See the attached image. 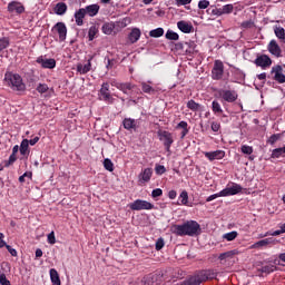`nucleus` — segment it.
I'll list each match as a JSON object with an SVG mask.
<instances>
[{"mask_svg":"<svg viewBox=\"0 0 285 285\" xmlns=\"http://www.w3.org/2000/svg\"><path fill=\"white\" fill-rule=\"evenodd\" d=\"M240 153H243V155H253V147L248 145H243L240 147Z\"/></svg>","mask_w":285,"mask_h":285,"instance_id":"nucleus-48","label":"nucleus"},{"mask_svg":"<svg viewBox=\"0 0 285 285\" xmlns=\"http://www.w3.org/2000/svg\"><path fill=\"white\" fill-rule=\"evenodd\" d=\"M130 210H153L155 205L148 200L136 199L134 203L129 204Z\"/></svg>","mask_w":285,"mask_h":285,"instance_id":"nucleus-9","label":"nucleus"},{"mask_svg":"<svg viewBox=\"0 0 285 285\" xmlns=\"http://www.w3.org/2000/svg\"><path fill=\"white\" fill-rule=\"evenodd\" d=\"M233 10H235V7L233 4H225L220 8V14H232Z\"/></svg>","mask_w":285,"mask_h":285,"instance_id":"nucleus-41","label":"nucleus"},{"mask_svg":"<svg viewBox=\"0 0 285 285\" xmlns=\"http://www.w3.org/2000/svg\"><path fill=\"white\" fill-rule=\"evenodd\" d=\"M6 248L12 257H17V255H18L17 249L12 248V246H10V245H6Z\"/></svg>","mask_w":285,"mask_h":285,"instance_id":"nucleus-58","label":"nucleus"},{"mask_svg":"<svg viewBox=\"0 0 285 285\" xmlns=\"http://www.w3.org/2000/svg\"><path fill=\"white\" fill-rule=\"evenodd\" d=\"M91 69H92V63L90 62V60H88L86 65H81V63L77 65V72H79V75H88V72H90Z\"/></svg>","mask_w":285,"mask_h":285,"instance_id":"nucleus-22","label":"nucleus"},{"mask_svg":"<svg viewBox=\"0 0 285 285\" xmlns=\"http://www.w3.org/2000/svg\"><path fill=\"white\" fill-rule=\"evenodd\" d=\"M169 199H176L177 198V191L175 189H171L168 191Z\"/></svg>","mask_w":285,"mask_h":285,"instance_id":"nucleus-63","label":"nucleus"},{"mask_svg":"<svg viewBox=\"0 0 285 285\" xmlns=\"http://www.w3.org/2000/svg\"><path fill=\"white\" fill-rule=\"evenodd\" d=\"M4 81L14 92H26V83L23 82L21 75L7 71L4 73Z\"/></svg>","mask_w":285,"mask_h":285,"instance_id":"nucleus-2","label":"nucleus"},{"mask_svg":"<svg viewBox=\"0 0 285 285\" xmlns=\"http://www.w3.org/2000/svg\"><path fill=\"white\" fill-rule=\"evenodd\" d=\"M220 128H222V124H219L217 121H213L212 122V130H213V132H219Z\"/></svg>","mask_w":285,"mask_h":285,"instance_id":"nucleus-57","label":"nucleus"},{"mask_svg":"<svg viewBox=\"0 0 285 285\" xmlns=\"http://www.w3.org/2000/svg\"><path fill=\"white\" fill-rule=\"evenodd\" d=\"M224 77V62L222 60H215L212 69V79L219 81Z\"/></svg>","mask_w":285,"mask_h":285,"instance_id":"nucleus-10","label":"nucleus"},{"mask_svg":"<svg viewBox=\"0 0 285 285\" xmlns=\"http://www.w3.org/2000/svg\"><path fill=\"white\" fill-rule=\"evenodd\" d=\"M207 14H212V17H222V9L217 7H212L207 9Z\"/></svg>","mask_w":285,"mask_h":285,"instance_id":"nucleus-43","label":"nucleus"},{"mask_svg":"<svg viewBox=\"0 0 285 285\" xmlns=\"http://www.w3.org/2000/svg\"><path fill=\"white\" fill-rule=\"evenodd\" d=\"M279 157H285V146L272 151V159H279Z\"/></svg>","mask_w":285,"mask_h":285,"instance_id":"nucleus-32","label":"nucleus"},{"mask_svg":"<svg viewBox=\"0 0 285 285\" xmlns=\"http://www.w3.org/2000/svg\"><path fill=\"white\" fill-rule=\"evenodd\" d=\"M49 275L52 285H61V278L59 277V272H57V269L51 268Z\"/></svg>","mask_w":285,"mask_h":285,"instance_id":"nucleus-26","label":"nucleus"},{"mask_svg":"<svg viewBox=\"0 0 285 285\" xmlns=\"http://www.w3.org/2000/svg\"><path fill=\"white\" fill-rule=\"evenodd\" d=\"M161 195H164V190H161V188H156L151 191V197L154 199H157V197H161Z\"/></svg>","mask_w":285,"mask_h":285,"instance_id":"nucleus-51","label":"nucleus"},{"mask_svg":"<svg viewBox=\"0 0 285 285\" xmlns=\"http://www.w3.org/2000/svg\"><path fill=\"white\" fill-rule=\"evenodd\" d=\"M177 28L178 30H180V32H184L185 35H190V32L195 30L191 23L186 22L184 20L177 22Z\"/></svg>","mask_w":285,"mask_h":285,"instance_id":"nucleus-18","label":"nucleus"},{"mask_svg":"<svg viewBox=\"0 0 285 285\" xmlns=\"http://www.w3.org/2000/svg\"><path fill=\"white\" fill-rule=\"evenodd\" d=\"M87 14V17H97L99 14V10L101 7L98 3L89 4L82 8Z\"/></svg>","mask_w":285,"mask_h":285,"instance_id":"nucleus-17","label":"nucleus"},{"mask_svg":"<svg viewBox=\"0 0 285 285\" xmlns=\"http://www.w3.org/2000/svg\"><path fill=\"white\" fill-rule=\"evenodd\" d=\"M4 237L6 235H3V233H0V248L8 246V244H6V240H3Z\"/></svg>","mask_w":285,"mask_h":285,"instance_id":"nucleus-64","label":"nucleus"},{"mask_svg":"<svg viewBox=\"0 0 285 285\" xmlns=\"http://www.w3.org/2000/svg\"><path fill=\"white\" fill-rule=\"evenodd\" d=\"M159 140L163 141L165 150L170 153V147L175 144V138H173V134L166 130L158 131Z\"/></svg>","mask_w":285,"mask_h":285,"instance_id":"nucleus-4","label":"nucleus"},{"mask_svg":"<svg viewBox=\"0 0 285 285\" xmlns=\"http://www.w3.org/2000/svg\"><path fill=\"white\" fill-rule=\"evenodd\" d=\"M254 63L255 66H257V68H262V70H266L271 68V66H273V59H271V56L263 53L256 57V59L254 60Z\"/></svg>","mask_w":285,"mask_h":285,"instance_id":"nucleus-7","label":"nucleus"},{"mask_svg":"<svg viewBox=\"0 0 285 285\" xmlns=\"http://www.w3.org/2000/svg\"><path fill=\"white\" fill-rule=\"evenodd\" d=\"M47 242H48V244H51V245L57 244V238L55 237V232H51L48 235Z\"/></svg>","mask_w":285,"mask_h":285,"instance_id":"nucleus-55","label":"nucleus"},{"mask_svg":"<svg viewBox=\"0 0 285 285\" xmlns=\"http://www.w3.org/2000/svg\"><path fill=\"white\" fill-rule=\"evenodd\" d=\"M149 37H153L154 39H159V37H164V28H157L149 31Z\"/></svg>","mask_w":285,"mask_h":285,"instance_id":"nucleus-37","label":"nucleus"},{"mask_svg":"<svg viewBox=\"0 0 285 285\" xmlns=\"http://www.w3.org/2000/svg\"><path fill=\"white\" fill-rule=\"evenodd\" d=\"M97 35H99V28H97V26H91L88 31L89 41H95Z\"/></svg>","mask_w":285,"mask_h":285,"instance_id":"nucleus-36","label":"nucleus"},{"mask_svg":"<svg viewBox=\"0 0 285 285\" xmlns=\"http://www.w3.org/2000/svg\"><path fill=\"white\" fill-rule=\"evenodd\" d=\"M20 154L26 157V155H30V145L28 139H23L20 144Z\"/></svg>","mask_w":285,"mask_h":285,"instance_id":"nucleus-29","label":"nucleus"},{"mask_svg":"<svg viewBox=\"0 0 285 285\" xmlns=\"http://www.w3.org/2000/svg\"><path fill=\"white\" fill-rule=\"evenodd\" d=\"M122 126L125 130H135V128H137V120L132 118H125L122 120Z\"/></svg>","mask_w":285,"mask_h":285,"instance_id":"nucleus-24","label":"nucleus"},{"mask_svg":"<svg viewBox=\"0 0 285 285\" xmlns=\"http://www.w3.org/2000/svg\"><path fill=\"white\" fill-rule=\"evenodd\" d=\"M166 39H168L169 41H178L179 40V33L173 31V30H168L165 35Z\"/></svg>","mask_w":285,"mask_h":285,"instance_id":"nucleus-38","label":"nucleus"},{"mask_svg":"<svg viewBox=\"0 0 285 285\" xmlns=\"http://www.w3.org/2000/svg\"><path fill=\"white\" fill-rule=\"evenodd\" d=\"M204 155L206 159H208L209 161H215V159H224V157H226V151L224 150L205 151Z\"/></svg>","mask_w":285,"mask_h":285,"instance_id":"nucleus-16","label":"nucleus"},{"mask_svg":"<svg viewBox=\"0 0 285 285\" xmlns=\"http://www.w3.org/2000/svg\"><path fill=\"white\" fill-rule=\"evenodd\" d=\"M104 168L109 173H112L115 170V164H112V160H110V158H106L104 160Z\"/></svg>","mask_w":285,"mask_h":285,"instance_id":"nucleus-42","label":"nucleus"},{"mask_svg":"<svg viewBox=\"0 0 285 285\" xmlns=\"http://www.w3.org/2000/svg\"><path fill=\"white\" fill-rule=\"evenodd\" d=\"M106 59H107V65H106L107 70H112V68H115V63H117V61L115 59H110V58H106Z\"/></svg>","mask_w":285,"mask_h":285,"instance_id":"nucleus-54","label":"nucleus"},{"mask_svg":"<svg viewBox=\"0 0 285 285\" xmlns=\"http://www.w3.org/2000/svg\"><path fill=\"white\" fill-rule=\"evenodd\" d=\"M52 30H55L59 35L60 41H63L68 35V28L66 27V23L63 22H57Z\"/></svg>","mask_w":285,"mask_h":285,"instance_id":"nucleus-15","label":"nucleus"},{"mask_svg":"<svg viewBox=\"0 0 285 285\" xmlns=\"http://www.w3.org/2000/svg\"><path fill=\"white\" fill-rule=\"evenodd\" d=\"M239 234L234 230V232H229L223 235V239H226L227 242H234V239H237V236Z\"/></svg>","mask_w":285,"mask_h":285,"instance_id":"nucleus-40","label":"nucleus"},{"mask_svg":"<svg viewBox=\"0 0 285 285\" xmlns=\"http://www.w3.org/2000/svg\"><path fill=\"white\" fill-rule=\"evenodd\" d=\"M181 206H188V191L183 190L179 195Z\"/></svg>","mask_w":285,"mask_h":285,"instance_id":"nucleus-46","label":"nucleus"},{"mask_svg":"<svg viewBox=\"0 0 285 285\" xmlns=\"http://www.w3.org/2000/svg\"><path fill=\"white\" fill-rule=\"evenodd\" d=\"M244 190V187L237 183H230L227 185V187L223 190H220V195L223 197H233L235 195H239Z\"/></svg>","mask_w":285,"mask_h":285,"instance_id":"nucleus-5","label":"nucleus"},{"mask_svg":"<svg viewBox=\"0 0 285 285\" xmlns=\"http://www.w3.org/2000/svg\"><path fill=\"white\" fill-rule=\"evenodd\" d=\"M267 50L272 57H275L276 59H279L283 57L282 55V47H279V43H277V40L273 39L267 45Z\"/></svg>","mask_w":285,"mask_h":285,"instance_id":"nucleus-11","label":"nucleus"},{"mask_svg":"<svg viewBox=\"0 0 285 285\" xmlns=\"http://www.w3.org/2000/svg\"><path fill=\"white\" fill-rule=\"evenodd\" d=\"M177 128H181L183 130H188V122L181 120L178 125Z\"/></svg>","mask_w":285,"mask_h":285,"instance_id":"nucleus-62","label":"nucleus"},{"mask_svg":"<svg viewBox=\"0 0 285 285\" xmlns=\"http://www.w3.org/2000/svg\"><path fill=\"white\" fill-rule=\"evenodd\" d=\"M17 161V154H11L8 160H4V168H10Z\"/></svg>","mask_w":285,"mask_h":285,"instance_id":"nucleus-47","label":"nucleus"},{"mask_svg":"<svg viewBox=\"0 0 285 285\" xmlns=\"http://www.w3.org/2000/svg\"><path fill=\"white\" fill-rule=\"evenodd\" d=\"M150 83H153V81H148V82L142 81V82H140L141 90L146 95H155L157 92V89H155L153 86H150Z\"/></svg>","mask_w":285,"mask_h":285,"instance_id":"nucleus-23","label":"nucleus"},{"mask_svg":"<svg viewBox=\"0 0 285 285\" xmlns=\"http://www.w3.org/2000/svg\"><path fill=\"white\" fill-rule=\"evenodd\" d=\"M235 255H237V252L228 250V252L219 254L218 259H219L220 264L226 265V264H228V262H230V259H233V257H235Z\"/></svg>","mask_w":285,"mask_h":285,"instance_id":"nucleus-19","label":"nucleus"},{"mask_svg":"<svg viewBox=\"0 0 285 285\" xmlns=\"http://www.w3.org/2000/svg\"><path fill=\"white\" fill-rule=\"evenodd\" d=\"M176 1V6H178V8L180 6H188V3H191L193 0H175Z\"/></svg>","mask_w":285,"mask_h":285,"instance_id":"nucleus-60","label":"nucleus"},{"mask_svg":"<svg viewBox=\"0 0 285 285\" xmlns=\"http://www.w3.org/2000/svg\"><path fill=\"white\" fill-rule=\"evenodd\" d=\"M132 88H135V86L130 82H120L118 90H121L124 95H128V90H132Z\"/></svg>","mask_w":285,"mask_h":285,"instance_id":"nucleus-34","label":"nucleus"},{"mask_svg":"<svg viewBox=\"0 0 285 285\" xmlns=\"http://www.w3.org/2000/svg\"><path fill=\"white\" fill-rule=\"evenodd\" d=\"M212 110L214 115H222L224 112V109H222V105L217 100H213Z\"/></svg>","mask_w":285,"mask_h":285,"instance_id":"nucleus-35","label":"nucleus"},{"mask_svg":"<svg viewBox=\"0 0 285 285\" xmlns=\"http://www.w3.org/2000/svg\"><path fill=\"white\" fill-rule=\"evenodd\" d=\"M218 95L223 101H226V104H235L239 97L237 91L230 89H219Z\"/></svg>","mask_w":285,"mask_h":285,"instance_id":"nucleus-6","label":"nucleus"},{"mask_svg":"<svg viewBox=\"0 0 285 285\" xmlns=\"http://www.w3.org/2000/svg\"><path fill=\"white\" fill-rule=\"evenodd\" d=\"M37 92H39V95H46V92H48V90H50V87H48L47 83H39L36 88Z\"/></svg>","mask_w":285,"mask_h":285,"instance_id":"nucleus-45","label":"nucleus"},{"mask_svg":"<svg viewBox=\"0 0 285 285\" xmlns=\"http://www.w3.org/2000/svg\"><path fill=\"white\" fill-rule=\"evenodd\" d=\"M7 10L10 13L23 14V12H26V7L19 1H11L8 3Z\"/></svg>","mask_w":285,"mask_h":285,"instance_id":"nucleus-14","label":"nucleus"},{"mask_svg":"<svg viewBox=\"0 0 285 285\" xmlns=\"http://www.w3.org/2000/svg\"><path fill=\"white\" fill-rule=\"evenodd\" d=\"M156 175H164L166 173V167L164 165H157L155 167Z\"/></svg>","mask_w":285,"mask_h":285,"instance_id":"nucleus-56","label":"nucleus"},{"mask_svg":"<svg viewBox=\"0 0 285 285\" xmlns=\"http://www.w3.org/2000/svg\"><path fill=\"white\" fill-rule=\"evenodd\" d=\"M185 46L187 47L185 50L186 55H195L198 52L197 43H195V41L185 42Z\"/></svg>","mask_w":285,"mask_h":285,"instance_id":"nucleus-28","label":"nucleus"},{"mask_svg":"<svg viewBox=\"0 0 285 285\" xmlns=\"http://www.w3.org/2000/svg\"><path fill=\"white\" fill-rule=\"evenodd\" d=\"M275 271H277V266L264 261L261 263V267H257L256 273L258 277H262L264 275H271V273H275Z\"/></svg>","mask_w":285,"mask_h":285,"instance_id":"nucleus-8","label":"nucleus"},{"mask_svg":"<svg viewBox=\"0 0 285 285\" xmlns=\"http://www.w3.org/2000/svg\"><path fill=\"white\" fill-rule=\"evenodd\" d=\"M208 6H210V1H208V0H200L198 2L199 10H206V8H208Z\"/></svg>","mask_w":285,"mask_h":285,"instance_id":"nucleus-50","label":"nucleus"},{"mask_svg":"<svg viewBox=\"0 0 285 285\" xmlns=\"http://www.w3.org/2000/svg\"><path fill=\"white\" fill-rule=\"evenodd\" d=\"M274 33L279 39L281 43H285V29L282 26L274 27Z\"/></svg>","mask_w":285,"mask_h":285,"instance_id":"nucleus-25","label":"nucleus"},{"mask_svg":"<svg viewBox=\"0 0 285 285\" xmlns=\"http://www.w3.org/2000/svg\"><path fill=\"white\" fill-rule=\"evenodd\" d=\"M268 244H273V238H265L256 242L252 245V248H264V246H268Z\"/></svg>","mask_w":285,"mask_h":285,"instance_id":"nucleus-31","label":"nucleus"},{"mask_svg":"<svg viewBox=\"0 0 285 285\" xmlns=\"http://www.w3.org/2000/svg\"><path fill=\"white\" fill-rule=\"evenodd\" d=\"M255 26V23L253 22V20H247L242 22L240 28H245L246 30H248L249 28H253Z\"/></svg>","mask_w":285,"mask_h":285,"instance_id":"nucleus-53","label":"nucleus"},{"mask_svg":"<svg viewBox=\"0 0 285 285\" xmlns=\"http://www.w3.org/2000/svg\"><path fill=\"white\" fill-rule=\"evenodd\" d=\"M99 101H105L106 104H115V98L110 94V83L104 82L100 90L98 91Z\"/></svg>","mask_w":285,"mask_h":285,"instance_id":"nucleus-3","label":"nucleus"},{"mask_svg":"<svg viewBox=\"0 0 285 285\" xmlns=\"http://www.w3.org/2000/svg\"><path fill=\"white\" fill-rule=\"evenodd\" d=\"M153 177V169L146 168L144 171L140 174V178L142 181H148Z\"/></svg>","mask_w":285,"mask_h":285,"instance_id":"nucleus-39","label":"nucleus"},{"mask_svg":"<svg viewBox=\"0 0 285 285\" xmlns=\"http://www.w3.org/2000/svg\"><path fill=\"white\" fill-rule=\"evenodd\" d=\"M282 139V134H273L268 139L267 144H271V146H274V144H277Z\"/></svg>","mask_w":285,"mask_h":285,"instance_id":"nucleus-44","label":"nucleus"},{"mask_svg":"<svg viewBox=\"0 0 285 285\" xmlns=\"http://www.w3.org/2000/svg\"><path fill=\"white\" fill-rule=\"evenodd\" d=\"M36 63L41 65V68L47 70H53V68H57V60H55V58H43V56H40L37 58Z\"/></svg>","mask_w":285,"mask_h":285,"instance_id":"nucleus-12","label":"nucleus"},{"mask_svg":"<svg viewBox=\"0 0 285 285\" xmlns=\"http://www.w3.org/2000/svg\"><path fill=\"white\" fill-rule=\"evenodd\" d=\"M55 12L60 17L63 16L65 12H68V4L65 2H58L55 7Z\"/></svg>","mask_w":285,"mask_h":285,"instance_id":"nucleus-27","label":"nucleus"},{"mask_svg":"<svg viewBox=\"0 0 285 285\" xmlns=\"http://www.w3.org/2000/svg\"><path fill=\"white\" fill-rule=\"evenodd\" d=\"M164 246H166V243L164 242V238L160 237L157 239L156 242V250H161V248H164Z\"/></svg>","mask_w":285,"mask_h":285,"instance_id":"nucleus-52","label":"nucleus"},{"mask_svg":"<svg viewBox=\"0 0 285 285\" xmlns=\"http://www.w3.org/2000/svg\"><path fill=\"white\" fill-rule=\"evenodd\" d=\"M218 197H224L223 195H220V191L217 194H213L209 197L206 198V202H213L215 199H217Z\"/></svg>","mask_w":285,"mask_h":285,"instance_id":"nucleus-61","label":"nucleus"},{"mask_svg":"<svg viewBox=\"0 0 285 285\" xmlns=\"http://www.w3.org/2000/svg\"><path fill=\"white\" fill-rule=\"evenodd\" d=\"M141 39V30L139 28H132L128 35L129 43H137Z\"/></svg>","mask_w":285,"mask_h":285,"instance_id":"nucleus-20","label":"nucleus"},{"mask_svg":"<svg viewBox=\"0 0 285 285\" xmlns=\"http://www.w3.org/2000/svg\"><path fill=\"white\" fill-rule=\"evenodd\" d=\"M8 46H10V41L7 38L0 39V52H3Z\"/></svg>","mask_w":285,"mask_h":285,"instance_id":"nucleus-49","label":"nucleus"},{"mask_svg":"<svg viewBox=\"0 0 285 285\" xmlns=\"http://www.w3.org/2000/svg\"><path fill=\"white\" fill-rule=\"evenodd\" d=\"M0 284L1 285H11L10 282L8 281V277H6V274L0 275Z\"/></svg>","mask_w":285,"mask_h":285,"instance_id":"nucleus-59","label":"nucleus"},{"mask_svg":"<svg viewBox=\"0 0 285 285\" xmlns=\"http://www.w3.org/2000/svg\"><path fill=\"white\" fill-rule=\"evenodd\" d=\"M173 233L178 237H196L202 233V225L197 220H187L183 225H174Z\"/></svg>","mask_w":285,"mask_h":285,"instance_id":"nucleus-1","label":"nucleus"},{"mask_svg":"<svg viewBox=\"0 0 285 285\" xmlns=\"http://www.w3.org/2000/svg\"><path fill=\"white\" fill-rule=\"evenodd\" d=\"M86 16L87 13L83 8L78 9L73 14L76 26H83V19H86Z\"/></svg>","mask_w":285,"mask_h":285,"instance_id":"nucleus-21","label":"nucleus"},{"mask_svg":"<svg viewBox=\"0 0 285 285\" xmlns=\"http://www.w3.org/2000/svg\"><path fill=\"white\" fill-rule=\"evenodd\" d=\"M187 108L193 112H199L202 110V106L193 99L187 102Z\"/></svg>","mask_w":285,"mask_h":285,"instance_id":"nucleus-33","label":"nucleus"},{"mask_svg":"<svg viewBox=\"0 0 285 285\" xmlns=\"http://www.w3.org/2000/svg\"><path fill=\"white\" fill-rule=\"evenodd\" d=\"M271 75H274L273 79L277 83H285L284 68L281 65L272 67Z\"/></svg>","mask_w":285,"mask_h":285,"instance_id":"nucleus-13","label":"nucleus"},{"mask_svg":"<svg viewBox=\"0 0 285 285\" xmlns=\"http://www.w3.org/2000/svg\"><path fill=\"white\" fill-rule=\"evenodd\" d=\"M104 35H112L115 31V22H105L101 27Z\"/></svg>","mask_w":285,"mask_h":285,"instance_id":"nucleus-30","label":"nucleus"}]
</instances>
